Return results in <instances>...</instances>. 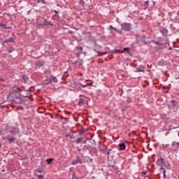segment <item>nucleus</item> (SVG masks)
I'll return each instance as SVG.
<instances>
[{"instance_id": "nucleus-14", "label": "nucleus", "mask_w": 179, "mask_h": 179, "mask_svg": "<svg viewBox=\"0 0 179 179\" xmlns=\"http://www.w3.org/2000/svg\"><path fill=\"white\" fill-rule=\"evenodd\" d=\"M8 52H13V48H10V50H8Z\"/></svg>"}, {"instance_id": "nucleus-7", "label": "nucleus", "mask_w": 179, "mask_h": 179, "mask_svg": "<svg viewBox=\"0 0 179 179\" xmlns=\"http://www.w3.org/2000/svg\"><path fill=\"white\" fill-rule=\"evenodd\" d=\"M160 31H161L162 34H163L164 36H166V34H167V33H168V31L166 28H162L160 29Z\"/></svg>"}, {"instance_id": "nucleus-9", "label": "nucleus", "mask_w": 179, "mask_h": 179, "mask_svg": "<svg viewBox=\"0 0 179 179\" xmlns=\"http://www.w3.org/2000/svg\"><path fill=\"white\" fill-rule=\"evenodd\" d=\"M84 103H85V100L82 98H80L78 101V106H83Z\"/></svg>"}, {"instance_id": "nucleus-12", "label": "nucleus", "mask_w": 179, "mask_h": 179, "mask_svg": "<svg viewBox=\"0 0 179 179\" xmlns=\"http://www.w3.org/2000/svg\"><path fill=\"white\" fill-rule=\"evenodd\" d=\"M52 160H54V159L52 158H49L46 160L48 164H51V163H52Z\"/></svg>"}, {"instance_id": "nucleus-2", "label": "nucleus", "mask_w": 179, "mask_h": 179, "mask_svg": "<svg viewBox=\"0 0 179 179\" xmlns=\"http://www.w3.org/2000/svg\"><path fill=\"white\" fill-rule=\"evenodd\" d=\"M163 163H164V159L163 158L158 159L157 164L161 166L160 170H164V168H163Z\"/></svg>"}, {"instance_id": "nucleus-20", "label": "nucleus", "mask_w": 179, "mask_h": 179, "mask_svg": "<svg viewBox=\"0 0 179 179\" xmlns=\"http://www.w3.org/2000/svg\"><path fill=\"white\" fill-rule=\"evenodd\" d=\"M9 41L13 42V38H10Z\"/></svg>"}, {"instance_id": "nucleus-17", "label": "nucleus", "mask_w": 179, "mask_h": 179, "mask_svg": "<svg viewBox=\"0 0 179 179\" xmlns=\"http://www.w3.org/2000/svg\"><path fill=\"white\" fill-rule=\"evenodd\" d=\"M124 51H129V48H123Z\"/></svg>"}, {"instance_id": "nucleus-18", "label": "nucleus", "mask_w": 179, "mask_h": 179, "mask_svg": "<svg viewBox=\"0 0 179 179\" xmlns=\"http://www.w3.org/2000/svg\"><path fill=\"white\" fill-rule=\"evenodd\" d=\"M162 170H164L163 171V174H164V177H165L166 176V170H164V169H162Z\"/></svg>"}, {"instance_id": "nucleus-24", "label": "nucleus", "mask_w": 179, "mask_h": 179, "mask_svg": "<svg viewBox=\"0 0 179 179\" xmlns=\"http://www.w3.org/2000/svg\"><path fill=\"white\" fill-rule=\"evenodd\" d=\"M173 146H174V143H172Z\"/></svg>"}, {"instance_id": "nucleus-19", "label": "nucleus", "mask_w": 179, "mask_h": 179, "mask_svg": "<svg viewBox=\"0 0 179 179\" xmlns=\"http://www.w3.org/2000/svg\"><path fill=\"white\" fill-rule=\"evenodd\" d=\"M38 177H39V178H44V176H43V175H39Z\"/></svg>"}, {"instance_id": "nucleus-3", "label": "nucleus", "mask_w": 179, "mask_h": 179, "mask_svg": "<svg viewBox=\"0 0 179 179\" xmlns=\"http://www.w3.org/2000/svg\"><path fill=\"white\" fill-rule=\"evenodd\" d=\"M10 132L13 135H17V134H19V129H16L15 127H10Z\"/></svg>"}, {"instance_id": "nucleus-13", "label": "nucleus", "mask_w": 179, "mask_h": 179, "mask_svg": "<svg viewBox=\"0 0 179 179\" xmlns=\"http://www.w3.org/2000/svg\"><path fill=\"white\" fill-rule=\"evenodd\" d=\"M50 79H51L52 82H55V83L58 82V80L57 79V78H55V77H54V76H52V77L50 78Z\"/></svg>"}, {"instance_id": "nucleus-8", "label": "nucleus", "mask_w": 179, "mask_h": 179, "mask_svg": "<svg viewBox=\"0 0 179 179\" xmlns=\"http://www.w3.org/2000/svg\"><path fill=\"white\" fill-rule=\"evenodd\" d=\"M3 139L6 140V141H9V142H13V141H15V137H11L10 138H9V137L6 136L4 138H3Z\"/></svg>"}, {"instance_id": "nucleus-15", "label": "nucleus", "mask_w": 179, "mask_h": 179, "mask_svg": "<svg viewBox=\"0 0 179 179\" xmlns=\"http://www.w3.org/2000/svg\"><path fill=\"white\" fill-rule=\"evenodd\" d=\"M82 138H77V143H79V142H81Z\"/></svg>"}, {"instance_id": "nucleus-21", "label": "nucleus", "mask_w": 179, "mask_h": 179, "mask_svg": "<svg viewBox=\"0 0 179 179\" xmlns=\"http://www.w3.org/2000/svg\"><path fill=\"white\" fill-rule=\"evenodd\" d=\"M1 26H2V27H5V24H1Z\"/></svg>"}, {"instance_id": "nucleus-25", "label": "nucleus", "mask_w": 179, "mask_h": 179, "mask_svg": "<svg viewBox=\"0 0 179 179\" xmlns=\"http://www.w3.org/2000/svg\"><path fill=\"white\" fill-rule=\"evenodd\" d=\"M1 143H0V148H1Z\"/></svg>"}, {"instance_id": "nucleus-1", "label": "nucleus", "mask_w": 179, "mask_h": 179, "mask_svg": "<svg viewBox=\"0 0 179 179\" xmlns=\"http://www.w3.org/2000/svg\"><path fill=\"white\" fill-rule=\"evenodd\" d=\"M122 30H124L125 31H131V29H132V25L129 22H124L121 24Z\"/></svg>"}, {"instance_id": "nucleus-4", "label": "nucleus", "mask_w": 179, "mask_h": 179, "mask_svg": "<svg viewBox=\"0 0 179 179\" xmlns=\"http://www.w3.org/2000/svg\"><path fill=\"white\" fill-rule=\"evenodd\" d=\"M82 163V159H80V157H77L76 160L72 162V164L73 165H76L78 164H81Z\"/></svg>"}, {"instance_id": "nucleus-11", "label": "nucleus", "mask_w": 179, "mask_h": 179, "mask_svg": "<svg viewBox=\"0 0 179 179\" xmlns=\"http://www.w3.org/2000/svg\"><path fill=\"white\" fill-rule=\"evenodd\" d=\"M169 146H170L169 144H162L161 148H162V149H166V148H169Z\"/></svg>"}, {"instance_id": "nucleus-6", "label": "nucleus", "mask_w": 179, "mask_h": 179, "mask_svg": "<svg viewBox=\"0 0 179 179\" xmlns=\"http://www.w3.org/2000/svg\"><path fill=\"white\" fill-rule=\"evenodd\" d=\"M136 72H145V67L143 66L137 67Z\"/></svg>"}, {"instance_id": "nucleus-10", "label": "nucleus", "mask_w": 179, "mask_h": 179, "mask_svg": "<svg viewBox=\"0 0 179 179\" xmlns=\"http://www.w3.org/2000/svg\"><path fill=\"white\" fill-rule=\"evenodd\" d=\"M44 24L45 25V26H52V24H51V22H48V21H47V20H45V22H44Z\"/></svg>"}, {"instance_id": "nucleus-22", "label": "nucleus", "mask_w": 179, "mask_h": 179, "mask_svg": "<svg viewBox=\"0 0 179 179\" xmlns=\"http://www.w3.org/2000/svg\"><path fill=\"white\" fill-rule=\"evenodd\" d=\"M83 87H86V85H83Z\"/></svg>"}, {"instance_id": "nucleus-16", "label": "nucleus", "mask_w": 179, "mask_h": 179, "mask_svg": "<svg viewBox=\"0 0 179 179\" xmlns=\"http://www.w3.org/2000/svg\"><path fill=\"white\" fill-rule=\"evenodd\" d=\"M110 29H113V30H115V31H117V30L116 29V28H114L113 26H110Z\"/></svg>"}, {"instance_id": "nucleus-5", "label": "nucleus", "mask_w": 179, "mask_h": 179, "mask_svg": "<svg viewBox=\"0 0 179 179\" xmlns=\"http://www.w3.org/2000/svg\"><path fill=\"white\" fill-rule=\"evenodd\" d=\"M119 148L120 150H125V149H127V145H125V143H121L119 144Z\"/></svg>"}, {"instance_id": "nucleus-23", "label": "nucleus", "mask_w": 179, "mask_h": 179, "mask_svg": "<svg viewBox=\"0 0 179 179\" xmlns=\"http://www.w3.org/2000/svg\"><path fill=\"white\" fill-rule=\"evenodd\" d=\"M143 174H146V172H143Z\"/></svg>"}]
</instances>
